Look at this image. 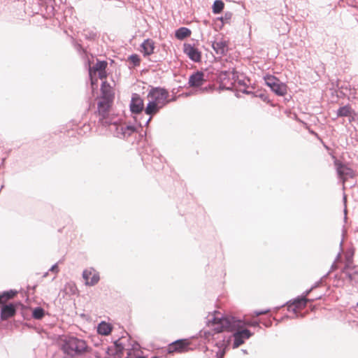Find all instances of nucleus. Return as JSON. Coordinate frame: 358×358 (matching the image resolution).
I'll list each match as a JSON object with an SVG mask.
<instances>
[{"instance_id":"nucleus-1","label":"nucleus","mask_w":358,"mask_h":358,"mask_svg":"<svg viewBox=\"0 0 358 358\" xmlns=\"http://www.w3.org/2000/svg\"><path fill=\"white\" fill-rule=\"evenodd\" d=\"M206 323L209 330L214 334L229 332L231 333L232 336H253L259 333L256 329H260L257 321L250 322L246 318L237 319L232 316L225 315L217 310L208 314L206 317Z\"/></svg>"},{"instance_id":"nucleus-2","label":"nucleus","mask_w":358,"mask_h":358,"mask_svg":"<svg viewBox=\"0 0 358 358\" xmlns=\"http://www.w3.org/2000/svg\"><path fill=\"white\" fill-rule=\"evenodd\" d=\"M147 97L148 103L145 108V113L150 115V117L146 121L145 126H148L152 117L169 102V92L160 87L152 88L148 94Z\"/></svg>"},{"instance_id":"nucleus-3","label":"nucleus","mask_w":358,"mask_h":358,"mask_svg":"<svg viewBox=\"0 0 358 358\" xmlns=\"http://www.w3.org/2000/svg\"><path fill=\"white\" fill-rule=\"evenodd\" d=\"M62 346L64 352L69 355L81 353L87 348L85 341L77 337H66Z\"/></svg>"},{"instance_id":"nucleus-4","label":"nucleus","mask_w":358,"mask_h":358,"mask_svg":"<svg viewBox=\"0 0 358 358\" xmlns=\"http://www.w3.org/2000/svg\"><path fill=\"white\" fill-rule=\"evenodd\" d=\"M109 130L118 138H126L131 136L135 131L136 128L132 125H127L126 124H117L116 122H111L108 124Z\"/></svg>"},{"instance_id":"nucleus-5","label":"nucleus","mask_w":358,"mask_h":358,"mask_svg":"<svg viewBox=\"0 0 358 358\" xmlns=\"http://www.w3.org/2000/svg\"><path fill=\"white\" fill-rule=\"evenodd\" d=\"M264 81L266 85L276 94L283 96L287 93L286 85L280 82L276 77L267 75L264 77Z\"/></svg>"},{"instance_id":"nucleus-6","label":"nucleus","mask_w":358,"mask_h":358,"mask_svg":"<svg viewBox=\"0 0 358 358\" xmlns=\"http://www.w3.org/2000/svg\"><path fill=\"white\" fill-rule=\"evenodd\" d=\"M110 101L108 98H103L98 103V113L99 116V122L103 126H107L110 122L108 116Z\"/></svg>"},{"instance_id":"nucleus-7","label":"nucleus","mask_w":358,"mask_h":358,"mask_svg":"<svg viewBox=\"0 0 358 358\" xmlns=\"http://www.w3.org/2000/svg\"><path fill=\"white\" fill-rule=\"evenodd\" d=\"M107 66V62H97L96 64L90 69V77L91 79L92 85H96L97 79L96 78V74L100 79H103L106 77V68Z\"/></svg>"},{"instance_id":"nucleus-8","label":"nucleus","mask_w":358,"mask_h":358,"mask_svg":"<svg viewBox=\"0 0 358 358\" xmlns=\"http://www.w3.org/2000/svg\"><path fill=\"white\" fill-rule=\"evenodd\" d=\"M335 166L336 167L338 177L342 180L343 185L347 179L354 176L353 171L350 168L339 162L338 160H335Z\"/></svg>"},{"instance_id":"nucleus-9","label":"nucleus","mask_w":358,"mask_h":358,"mask_svg":"<svg viewBox=\"0 0 358 358\" xmlns=\"http://www.w3.org/2000/svg\"><path fill=\"white\" fill-rule=\"evenodd\" d=\"M308 301L309 299L305 297L297 298L292 303H288L287 310L289 312L296 314V317H299L298 311L304 308Z\"/></svg>"},{"instance_id":"nucleus-10","label":"nucleus","mask_w":358,"mask_h":358,"mask_svg":"<svg viewBox=\"0 0 358 358\" xmlns=\"http://www.w3.org/2000/svg\"><path fill=\"white\" fill-rule=\"evenodd\" d=\"M83 278L85 280L87 285L93 286L99 280V273L93 268L85 269L83 273Z\"/></svg>"},{"instance_id":"nucleus-11","label":"nucleus","mask_w":358,"mask_h":358,"mask_svg":"<svg viewBox=\"0 0 358 358\" xmlns=\"http://www.w3.org/2000/svg\"><path fill=\"white\" fill-rule=\"evenodd\" d=\"M183 50L191 60L195 62H199L201 61V54L194 45L190 44H185Z\"/></svg>"},{"instance_id":"nucleus-12","label":"nucleus","mask_w":358,"mask_h":358,"mask_svg":"<svg viewBox=\"0 0 358 358\" xmlns=\"http://www.w3.org/2000/svg\"><path fill=\"white\" fill-rule=\"evenodd\" d=\"M124 346L120 339L115 341L113 345L108 348L107 353L113 358H120L123 355Z\"/></svg>"},{"instance_id":"nucleus-13","label":"nucleus","mask_w":358,"mask_h":358,"mask_svg":"<svg viewBox=\"0 0 358 358\" xmlns=\"http://www.w3.org/2000/svg\"><path fill=\"white\" fill-rule=\"evenodd\" d=\"M144 108L143 100L137 94H134L130 103V110L133 113H140Z\"/></svg>"},{"instance_id":"nucleus-14","label":"nucleus","mask_w":358,"mask_h":358,"mask_svg":"<svg viewBox=\"0 0 358 358\" xmlns=\"http://www.w3.org/2000/svg\"><path fill=\"white\" fill-rule=\"evenodd\" d=\"M204 82V73L201 71H196L189 76L188 84L190 87H197L201 86Z\"/></svg>"},{"instance_id":"nucleus-15","label":"nucleus","mask_w":358,"mask_h":358,"mask_svg":"<svg viewBox=\"0 0 358 358\" xmlns=\"http://www.w3.org/2000/svg\"><path fill=\"white\" fill-rule=\"evenodd\" d=\"M189 343L187 339L178 340L169 346V352H182L189 345Z\"/></svg>"},{"instance_id":"nucleus-16","label":"nucleus","mask_w":358,"mask_h":358,"mask_svg":"<svg viewBox=\"0 0 358 358\" xmlns=\"http://www.w3.org/2000/svg\"><path fill=\"white\" fill-rule=\"evenodd\" d=\"M212 47L217 55H223L228 50V45L227 41L220 39L213 42Z\"/></svg>"},{"instance_id":"nucleus-17","label":"nucleus","mask_w":358,"mask_h":358,"mask_svg":"<svg viewBox=\"0 0 358 358\" xmlns=\"http://www.w3.org/2000/svg\"><path fill=\"white\" fill-rule=\"evenodd\" d=\"M113 330V325L105 321L101 322L97 326V333L101 336H108Z\"/></svg>"},{"instance_id":"nucleus-18","label":"nucleus","mask_w":358,"mask_h":358,"mask_svg":"<svg viewBox=\"0 0 358 358\" xmlns=\"http://www.w3.org/2000/svg\"><path fill=\"white\" fill-rule=\"evenodd\" d=\"M15 313V310L12 304L5 305L1 308V317L2 320H7L14 315Z\"/></svg>"},{"instance_id":"nucleus-19","label":"nucleus","mask_w":358,"mask_h":358,"mask_svg":"<svg viewBox=\"0 0 358 358\" xmlns=\"http://www.w3.org/2000/svg\"><path fill=\"white\" fill-rule=\"evenodd\" d=\"M142 52L145 55H150L155 49V43L152 40L147 39L141 45Z\"/></svg>"},{"instance_id":"nucleus-20","label":"nucleus","mask_w":358,"mask_h":358,"mask_svg":"<svg viewBox=\"0 0 358 358\" xmlns=\"http://www.w3.org/2000/svg\"><path fill=\"white\" fill-rule=\"evenodd\" d=\"M343 273L349 278L350 281L358 282V272L355 268L346 266L343 270Z\"/></svg>"},{"instance_id":"nucleus-21","label":"nucleus","mask_w":358,"mask_h":358,"mask_svg":"<svg viewBox=\"0 0 358 358\" xmlns=\"http://www.w3.org/2000/svg\"><path fill=\"white\" fill-rule=\"evenodd\" d=\"M229 341L222 340V342L215 341L214 339H212V343H215L217 345L219 350L216 352L217 355H220L222 357L224 355L225 349L227 347Z\"/></svg>"},{"instance_id":"nucleus-22","label":"nucleus","mask_w":358,"mask_h":358,"mask_svg":"<svg viewBox=\"0 0 358 358\" xmlns=\"http://www.w3.org/2000/svg\"><path fill=\"white\" fill-rule=\"evenodd\" d=\"M191 31L186 27H180L176 31V37L178 39H184L189 36Z\"/></svg>"},{"instance_id":"nucleus-23","label":"nucleus","mask_w":358,"mask_h":358,"mask_svg":"<svg viewBox=\"0 0 358 358\" xmlns=\"http://www.w3.org/2000/svg\"><path fill=\"white\" fill-rule=\"evenodd\" d=\"M64 291L66 294L73 295L77 293L78 289L73 282H69L64 285Z\"/></svg>"},{"instance_id":"nucleus-24","label":"nucleus","mask_w":358,"mask_h":358,"mask_svg":"<svg viewBox=\"0 0 358 358\" xmlns=\"http://www.w3.org/2000/svg\"><path fill=\"white\" fill-rule=\"evenodd\" d=\"M352 109L349 106L341 107L337 111V115L339 117H348L352 114Z\"/></svg>"},{"instance_id":"nucleus-25","label":"nucleus","mask_w":358,"mask_h":358,"mask_svg":"<svg viewBox=\"0 0 358 358\" xmlns=\"http://www.w3.org/2000/svg\"><path fill=\"white\" fill-rule=\"evenodd\" d=\"M17 292H14L10 290L9 292H4L2 294H0V303L5 302L6 301L13 298Z\"/></svg>"},{"instance_id":"nucleus-26","label":"nucleus","mask_w":358,"mask_h":358,"mask_svg":"<svg viewBox=\"0 0 358 358\" xmlns=\"http://www.w3.org/2000/svg\"><path fill=\"white\" fill-rule=\"evenodd\" d=\"M224 8V3L220 0L215 1L213 6V12L215 14L220 13Z\"/></svg>"},{"instance_id":"nucleus-27","label":"nucleus","mask_w":358,"mask_h":358,"mask_svg":"<svg viewBox=\"0 0 358 358\" xmlns=\"http://www.w3.org/2000/svg\"><path fill=\"white\" fill-rule=\"evenodd\" d=\"M32 315L35 319H41L44 315V310L41 308H36L34 310Z\"/></svg>"},{"instance_id":"nucleus-28","label":"nucleus","mask_w":358,"mask_h":358,"mask_svg":"<svg viewBox=\"0 0 358 358\" xmlns=\"http://www.w3.org/2000/svg\"><path fill=\"white\" fill-rule=\"evenodd\" d=\"M101 91L104 96L103 98H107L110 95V86L103 82L101 85Z\"/></svg>"},{"instance_id":"nucleus-29","label":"nucleus","mask_w":358,"mask_h":358,"mask_svg":"<svg viewBox=\"0 0 358 358\" xmlns=\"http://www.w3.org/2000/svg\"><path fill=\"white\" fill-rule=\"evenodd\" d=\"M243 337H235V340L234 342V348H236L239 347L241 345H242L244 343V341L243 339Z\"/></svg>"},{"instance_id":"nucleus-30","label":"nucleus","mask_w":358,"mask_h":358,"mask_svg":"<svg viewBox=\"0 0 358 358\" xmlns=\"http://www.w3.org/2000/svg\"><path fill=\"white\" fill-rule=\"evenodd\" d=\"M130 59L134 62V64H138L140 62V59L136 55H133L130 57Z\"/></svg>"},{"instance_id":"nucleus-31","label":"nucleus","mask_w":358,"mask_h":358,"mask_svg":"<svg viewBox=\"0 0 358 358\" xmlns=\"http://www.w3.org/2000/svg\"><path fill=\"white\" fill-rule=\"evenodd\" d=\"M49 271L57 274L59 272V268H58L57 264H55L53 266H52V267L50 268Z\"/></svg>"},{"instance_id":"nucleus-32","label":"nucleus","mask_w":358,"mask_h":358,"mask_svg":"<svg viewBox=\"0 0 358 358\" xmlns=\"http://www.w3.org/2000/svg\"><path fill=\"white\" fill-rule=\"evenodd\" d=\"M311 290H312V289H309V290L306 291V292L303 293V296H302L301 297H305V298H306V296L308 295V294L310 292V291H311Z\"/></svg>"},{"instance_id":"nucleus-33","label":"nucleus","mask_w":358,"mask_h":358,"mask_svg":"<svg viewBox=\"0 0 358 358\" xmlns=\"http://www.w3.org/2000/svg\"><path fill=\"white\" fill-rule=\"evenodd\" d=\"M267 312H268V310H264V311H262V312H256V315H262V314L266 313Z\"/></svg>"},{"instance_id":"nucleus-34","label":"nucleus","mask_w":358,"mask_h":358,"mask_svg":"<svg viewBox=\"0 0 358 358\" xmlns=\"http://www.w3.org/2000/svg\"><path fill=\"white\" fill-rule=\"evenodd\" d=\"M136 358H146V357H143V356H139V357H137ZM152 358H159V357H158L157 356H155V357H152Z\"/></svg>"},{"instance_id":"nucleus-35","label":"nucleus","mask_w":358,"mask_h":358,"mask_svg":"<svg viewBox=\"0 0 358 358\" xmlns=\"http://www.w3.org/2000/svg\"><path fill=\"white\" fill-rule=\"evenodd\" d=\"M204 336H210V333H208V334L205 333V335H204Z\"/></svg>"},{"instance_id":"nucleus-36","label":"nucleus","mask_w":358,"mask_h":358,"mask_svg":"<svg viewBox=\"0 0 358 358\" xmlns=\"http://www.w3.org/2000/svg\"><path fill=\"white\" fill-rule=\"evenodd\" d=\"M47 275H48V273H45L44 274L43 277H46V276H47Z\"/></svg>"}]
</instances>
